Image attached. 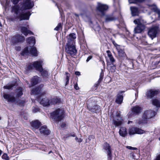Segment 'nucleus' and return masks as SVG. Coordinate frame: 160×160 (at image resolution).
<instances>
[{
  "mask_svg": "<svg viewBox=\"0 0 160 160\" xmlns=\"http://www.w3.org/2000/svg\"><path fill=\"white\" fill-rule=\"evenodd\" d=\"M145 132V131L137 127H132L129 128V133L130 135H133L135 134H141Z\"/></svg>",
  "mask_w": 160,
  "mask_h": 160,
  "instance_id": "nucleus-11",
  "label": "nucleus"
},
{
  "mask_svg": "<svg viewBox=\"0 0 160 160\" xmlns=\"http://www.w3.org/2000/svg\"><path fill=\"white\" fill-rule=\"evenodd\" d=\"M30 124L32 129L34 130L38 128L41 125V122L37 120L32 121Z\"/></svg>",
  "mask_w": 160,
  "mask_h": 160,
  "instance_id": "nucleus-17",
  "label": "nucleus"
},
{
  "mask_svg": "<svg viewBox=\"0 0 160 160\" xmlns=\"http://www.w3.org/2000/svg\"><path fill=\"white\" fill-rule=\"evenodd\" d=\"M11 1L13 4H16L18 2L19 0H11Z\"/></svg>",
  "mask_w": 160,
  "mask_h": 160,
  "instance_id": "nucleus-50",
  "label": "nucleus"
},
{
  "mask_svg": "<svg viewBox=\"0 0 160 160\" xmlns=\"http://www.w3.org/2000/svg\"><path fill=\"white\" fill-rule=\"evenodd\" d=\"M128 2L130 3H137V0H128Z\"/></svg>",
  "mask_w": 160,
  "mask_h": 160,
  "instance_id": "nucleus-48",
  "label": "nucleus"
},
{
  "mask_svg": "<svg viewBox=\"0 0 160 160\" xmlns=\"http://www.w3.org/2000/svg\"><path fill=\"white\" fill-rule=\"evenodd\" d=\"M134 23L137 26L134 28V32L135 33H139L144 31L145 29L146 21L142 17L134 20Z\"/></svg>",
  "mask_w": 160,
  "mask_h": 160,
  "instance_id": "nucleus-2",
  "label": "nucleus"
},
{
  "mask_svg": "<svg viewBox=\"0 0 160 160\" xmlns=\"http://www.w3.org/2000/svg\"><path fill=\"white\" fill-rule=\"evenodd\" d=\"M152 103L153 105L157 107H160V102L156 99L152 100Z\"/></svg>",
  "mask_w": 160,
  "mask_h": 160,
  "instance_id": "nucleus-34",
  "label": "nucleus"
},
{
  "mask_svg": "<svg viewBox=\"0 0 160 160\" xmlns=\"http://www.w3.org/2000/svg\"><path fill=\"white\" fill-rule=\"evenodd\" d=\"M145 0H137V3L138 2H142L144 1Z\"/></svg>",
  "mask_w": 160,
  "mask_h": 160,
  "instance_id": "nucleus-57",
  "label": "nucleus"
},
{
  "mask_svg": "<svg viewBox=\"0 0 160 160\" xmlns=\"http://www.w3.org/2000/svg\"><path fill=\"white\" fill-rule=\"evenodd\" d=\"M119 133L121 136L125 137L127 134L126 128L123 127H121L119 130Z\"/></svg>",
  "mask_w": 160,
  "mask_h": 160,
  "instance_id": "nucleus-25",
  "label": "nucleus"
},
{
  "mask_svg": "<svg viewBox=\"0 0 160 160\" xmlns=\"http://www.w3.org/2000/svg\"><path fill=\"white\" fill-rule=\"evenodd\" d=\"M30 53L33 56H38L37 50L36 48L34 47L31 48V50L30 51Z\"/></svg>",
  "mask_w": 160,
  "mask_h": 160,
  "instance_id": "nucleus-32",
  "label": "nucleus"
},
{
  "mask_svg": "<svg viewBox=\"0 0 160 160\" xmlns=\"http://www.w3.org/2000/svg\"><path fill=\"white\" fill-rule=\"evenodd\" d=\"M59 101L58 99L56 98H53L51 101L50 100V103H51L52 104H55L58 103Z\"/></svg>",
  "mask_w": 160,
  "mask_h": 160,
  "instance_id": "nucleus-37",
  "label": "nucleus"
},
{
  "mask_svg": "<svg viewBox=\"0 0 160 160\" xmlns=\"http://www.w3.org/2000/svg\"><path fill=\"white\" fill-rule=\"evenodd\" d=\"M116 18L112 15H106L105 16V22H108L116 20Z\"/></svg>",
  "mask_w": 160,
  "mask_h": 160,
  "instance_id": "nucleus-21",
  "label": "nucleus"
},
{
  "mask_svg": "<svg viewBox=\"0 0 160 160\" xmlns=\"http://www.w3.org/2000/svg\"><path fill=\"white\" fill-rule=\"evenodd\" d=\"M66 124L65 123H62L61 126V127L62 128H64L65 127Z\"/></svg>",
  "mask_w": 160,
  "mask_h": 160,
  "instance_id": "nucleus-58",
  "label": "nucleus"
},
{
  "mask_svg": "<svg viewBox=\"0 0 160 160\" xmlns=\"http://www.w3.org/2000/svg\"><path fill=\"white\" fill-rule=\"evenodd\" d=\"M2 158L3 159L5 160H8V158L7 155L6 154H4L2 156Z\"/></svg>",
  "mask_w": 160,
  "mask_h": 160,
  "instance_id": "nucleus-42",
  "label": "nucleus"
},
{
  "mask_svg": "<svg viewBox=\"0 0 160 160\" xmlns=\"http://www.w3.org/2000/svg\"><path fill=\"white\" fill-rule=\"evenodd\" d=\"M75 74L76 75L79 76L80 75V73L79 72L77 71L75 72Z\"/></svg>",
  "mask_w": 160,
  "mask_h": 160,
  "instance_id": "nucleus-56",
  "label": "nucleus"
},
{
  "mask_svg": "<svg viewBox=\"0 0 160 160\" xmlns=\"http://www.w3.org/2000/svg\"><path fill=\"white\" fill-rule=\"evenodd\" d=\"M154 160H160V155L158 156Z\"/></svg>",
  "mask_w": 160,
  "mask_h": 160,
  "instance_id": "nucleus-55",
  "label": "nucleus"
},
{
  "mask_svg": "<svg viewBox=\"0 0 160 160\" xmlns=\"http://www.w3.org/2000/svg\"><path fill=\"white\" fill-rule=\"evenodd\" d=\"M103 78V77L102 75L101 74L100 75V78H99L98 81L97 82V83H96L95 85V86L96 87H97L99 85V83L102 81Z\"/></svg>",
  "mask_w": 160,
  "mask_h": 160,
  "instance_id": "nucleus-38",
  "label": "nucleus"
},
{
  "mask_svg": "<svg viewBox=\"0 0 160 160\" xmlns=\"http://www.w3.org/2000/svg\"><path fill=\"white\" fill-rule=\"evenodd\" d=\"M28 53V47L25 48L23 51H22L21 54L22 55H24L25 54H27Z\"/></svg>",
  "mask_w": 160,
  "mask_h": 160,
  "instance_id": "nucleus-39",
  "label": "nucleus"
},
{
  "mask_svg": "<svg viewBox=\"0 0 160 160\" xmlns=\"http://www.w3.org/2000/svg\"><path fill=\"white\" fill-rule=\"evenodd\" d=\"M147 121L146 120H144V118H142V119H139L137 120L136 121V123L139 125H140L146 123Z\"/></svg>",
  "mask_w": 160,
  "mask_h": 160,
  "instance_id": "nucleus-35",
  "label": "nucleus"
},
{
  "mask_svg": "<svg viewBox=\"0 0 160 160\" xmlns=\"http://www.w3.org/2000/svg\"><path fill=\"white\" fill-rule=\"evenodd\" d=\"M102 64L103 66H105V63L103 61L102 62Z\"/></svg>",
  "mask_w": 160,
  "mask_h": 160,
  "instance_id": "nucleus-63",
  "label": "nucleus"
},
{
  "mask_svg": "<svg viewBox=\"0 0 160 160\" xmlns=\"http://www.w3.org/2000/svg\"><path fill=\"white\" fill-rule=\"evenodd\" d=\"M106 52L107 53V54H108V57L109 58V57H111L112 56V53L110 52V51L109 50H107V51H106Z\"/></svg>",
  "mask_w": 160,
  "mask_h": 160,
  "instance_id": "nucleus-46",
  "label": "nucleus"
},
{
  "mask_svg": "<svg viewBox=\"0 0 160 160\" xmlns=\"http://www.w3.org/2000/svg\"><path fill=\"white\" fill-rule=\"evenodd\" d=\"M33 68H34V67L33 66V64L31 63L28 66L27 68V70H31V69H33Z\"/></svg>",
  "mask_w": 160,
  "mask_h": 160,
  "instance_id": "nucleus-40",
  "label": "nucleus"
},
{
  "mask_svg": "<svg viewBox=\"0 0 160 160\" xmlns=\"http://www.w3.org/2000/svg\"><path fill=\"white\" fill-rule=\"evenodd\" d=\"M123 119L121 116L120 112H117L116 115L113 117L112 120V124L115 126L118 127L122 125V123Z\"/></svg>",
  "mask_w": 160,
  "mask_h": 160,
  "instance_id": "nucleus-4",
  "label": "nucleus"
},
{
  "mask_svg": "<svg viewBox=\"0 0 160 160\" xmlns=\"http://www.w3.org/2000/svg\"><path fill=\"white\" fill-rule=\"evenodd\" d=\"M65 49L66 52L72 56H75L77 52L75 44H66Z\"/></svg>",
  "mask_w": 160,
  "mask_h": 160,
  "instance_id": "nucleus-6",
  "label": "nucleus"
},
{
  "mask_svg": "<svg viewBox=\"0 0 160 160\" xmlns=\"http://www.w3.org/2000/svg\"><path fill=\"white\" fill-rule=\"evenodd\" d=\"M76 35L74 33H72L67 37L68 39L67 44H75V39L76 38Z\"/></svg>",
  "mask_w": 160,
  "mask_h": 160,
  "instance_id": "nucleus-14",
  "label": "nucleus"
},
{
  "mask_svg": "<svg viewBox=\"0 0 160 160\" xmlns=\"http://www.w3.org/2000/svg\"><path fill=\"white\" fill-rule=\"evenodd\" d=\"M61 28H62V25L61 23H59L58 24L57 26L54 28V30L56 31H58Z\"/></svg>",
  "mask_w": 160,
  "mask_h": 160,
  "instance_id": "nucleus-41",
  "label": "nucleus"
},
{
  "mask_svg": "<svg viewBox=\"0 0 160 160\" xmlns=\"http://www.w3.org/2000/svg\"><path fill=\"white\" fill-rule=\"evenodd\" d=\"M67 75H66V85L68 84L69 82V76H68V73H66Z\"/></svg>",
  "mask_w": 160,
  "mask_h": 160,
  "instance_id": "nucleus-43",
  "label": "nucleus"
},
{
  "mask_svg": "<svg viewBox=\"0 0 160 160\" xmlns=\"http://www.w3.org/2000/svg\"><path fill=\"white\" fill-rule=\"evenodd\" d=\"M41 88L40 87H38L33 88L31 91L32 94H33L37 95L39 94L41 92Z\"/></svg>",
  "mask_w": 160,
  "mask_h": 160,
  "instance_id": "nucleus-27",
  "label": "nucleus"
},
{
  "mask_svg": "<svg viewBox=\"0 0 160 160\" xmlns=\"http://www.w3.org/2000/svg\"><path fill=\"white\" fill-rule=\"evenodd\" d=\"M64 113L63 110L58 109L51 113V117L55 121H60L64 118Z\"/></svg>",
  "mask_w": 160,
  "mask_h": 160,
  "instance_id": "nucleus-3",
  "label": "nucleus"
},
{
  "mask_svg": "<svg viewBox=\"0 0 160 160\" xmlns=\"http://www.w3.org/2000/svg\"><path fill=\"white\" fill-rule=\"evenodd\" d=\"M82 139L80 138H78V142H82Z\"/></svg>",
  "mask_w": 160,
  "mask_h": 160,
  "instance_id": "nucleus-59",
  "label": "nucleus"
},
{
  "mask_svg": "<svg viewBox=\"0 0 160 160\" xmlns=\"http://www.w3.org/2000/svg\"><path fill=\"white\" fill-rule=\"evenodd\" d=\"M141 109L140 107L138 106H136L133 107L132 111L134 113L138 114L140 113Z\"/></svg>",
  "mask_w": 160,
  "mask_h": 160,
  "instance_id": "nucleus-23",
  "label": "nucleus"
},
{
  "mask_svg": "<svg viewBox=\"0 0 160 160\" xmlns=\"http://www.w3.org/2000/svg\"><path fill=\"white\" fill-rule=\"evenodd\" d=\"M108 6L107 5L102 4L100 2L98 3L97 9L102 13V15H104V12L108 10Z\"/></svg>",
  "mask_w": 160,
  "mask_h": 160,
  "instance_id": "nucleus-12",
  "label": "nucleus"
},
{
  "mask_svg": "<svg viewBox=\"0 0 160 160\" xmlns=\"http://www.w3.org/2000/svg\"><path fill=\"white\" fill-rule=\"evenodd\" d=\"M24 40L25 38L23 36L18 34L13 36L11 39L13 45H15L17 43L22 42Z\"/></svg>",
  "mask_w": 160,
  "mask_h": 160,
  "instance_id": "nucleus-13",
  "label": "nucleus"
},
{
  "mask_svg": "<svg viewBox=\"0 0 160 160\" xmlns=\"http://www.w3.org/2000/svg\"><path fill=\"white\" fill-rule=\"evenodd\" d=\"M132 122V121H129L128 122V124H129L130 123V122Z\"/></svg>",
  "mask_w": 160,
  "mask_h": 160,
  "instance_id": "nucleus-62",
  "label": "nucleus"
},
{
  "mask_svg": "<svg viewBox=\"0 0 160 160\" xmlns=\"http://www.w3.org/2000/svg\"><path fill=\"white\" fill-rule=\"evenodd\" d=\"M40 133L43 135H48L50 133V131L49 130L47 126H43L41 127L39 129Z\"/></svg>",
  "mask_w": 160,
  "mask_h": 160,
  "instance_id": "nucleus-16",
  "label": "nucleus"
},
{
  "mask_svg": "<svg viewBox=\"0 0 160 160\" xmlns=\"http://www.w3.org/2000/svg\"><path fill=\"white\" fill-rule=\"evenodd\" d=\"M92 58V55L89 56L88 57V58L86 60V62H89L90 60H91Z\"/></svg>",
  "mask_w": 160,
  "mask_h": 160,
  "instance_id": "nucleus-47",
  "label": "nucleus"
},
{
  "mask_svg": "<svg viewBox=\"0 0 160 160\" xmlns=\"http://www.w3.org/2000/svg\"><path fill=\"white\" fill-rule=\"evenodd\" d=\"M151 9L154 12L157 13L159 18L160 17V10L155 5L152 6Z\"/></svg>",
  "mask_w": 160,
  "mask_h": 160,
  "instance_id": "nucleus-31",
  "label": "nucleus"
},
{
  "mask_svg": "<svg viewBox=\"0 0 160 160\" xmlns=\"http://www.w3.org/2000/svg\"><path fill=\"white\" fill-rule=\"evenodd\" d=\"M15 84L16 83L14 82L9 83L4 86L3 88L5 89L12 90L13 89V87L15 86Z\"/></svg>",
  "mask_w": 160,
  "mask_h": 160,
  "instance_id": "nucleus-28",
  "label": "nucleus"
},
{
  "mask_svg": "<svg viewBox=\"0 0 160 160\" xmlns=\"http://www.w3.org/2000/svg\"><path fill=\"white\" fill-rule=\"evenodd\" d=\"M159 31L158 27L153 26L150 28L148 32V35L152 39L155 38Z\"/></svg>",
  "mask_w": 160,
  "mask_h": 160,
  "instance_id": "nucleus-5",
  "label": "nucleus"
},
{
  "mask_svg": "<svg viewBox=\"0 0 160 160\" xmlns=\"http://www.w3.org/2000/svg\"><path fill=\"white\" fill-rule=\"evenodd\" d=\"M75 139L77 141H78V138L76 137L75 138Z\"/></svg>",
  "mask_w": 160,
  "mask_h": 160,
  "instance_id": "nucleus-60",
  "label": "nucleus"
},
{
  "mask_svg": "<svg viewBox=\"0 0 160 160\" xmlns=\"http://www.w3.org/2000/svg\"><path fill=\"white\" fill-rule=\"evenodd\" d=\"M130 9L132 16L138 15L139 10L138 8L133 6L131 7Z\"/></svg>",
  "mask_w": 160,
  "mask_h": 160,
  "instance_id": "nucleus-19",
  "label": "nucleus"
},
{
  "mask_svg": "<svg viewBox=\"0 0 160 160\" xmlns=\"http://www.w3.org/2000/svg\"><path fill=\"white\" fill-rule=\"evenodd\" d=\"M74 88L75 89L78 90L79 89V87L78 86V84L76 83L74 85Z\"/></svg>",
  "mask_w": 160,
  "mask_h": 160,
  "instance_id": "nucleus-53",
  "label": "nucleus"
},
{
  "mask_svg": "<svg viewBox=\"0 0 160 160\" xmlns=\"http://www.w3.org/2000/svg\"><path fill=\"white\" fill-rule=\"evenodd\" d=\"M21 31L26 36H27L28 34H33L31 31L28 30L27 28L24 27H23L21 28Z\"/></svg>",
  "mask_w": 160,
  "mask_h": 160,
  "instance_id": "nucleus-22",
  "label": "nucleus"
},
{
  "mask_svg": "<svg viewBox=\"0 0 160 160\" xmlns=\"http://www.w3.org/2000/svg\"><path fill=\"white\" fill-rule=\"evenodd\" d=\"M75 15L76 16H77V17H78L79 16L78 15V14H75Z\"/></svg>",
  "mask_w": 160,
  "mask_h": 160,
  "instance_id": "nucleus-64",
  "label": "nucleus"
},
{
  "mask_svg": "<svg viewBox=\"0 0 160 160\" xmlns=\"http://www.w3.org/2000/svg\"><path fill=\"white\" fill-rule=\"evenodd\" d=\"M156 114V112L152 110H146L144 112L142 118L147 121L148 120L154 117Z\"/></svg>",
  "mask_w": 160,
  "mask_h": 160,
  "instance_id": "nucleus-9",
  "label": "nucleus"
},
{
  "mask_svg": "<svg viewBox=\"0 0 160 160\" xmlns=\"http://www.w3.org/2000/svg\"><path fill=\"white\" fill-rule=\"evenodd\" d=\"M22 89L21 88H19L17 89L16 92L17 93V97H21L23 94Z\"/></svg>",
  "mask_w": 160,
  "mask_h": 160,
  "instance_id": "nucleus-33",
  "label": "nucleus"
},
{
  "mask_svg": "<svg viewBox=\"0 0 160 160\" xmlns=\"http://www.w3.org/2000/svg\"><path fill=\"white\" fill-rule=\"evenodd\" d=\"M39 72H41V74L43 77H47L48 76V72L47 70L43 69L42 68L41 70V71Z\"/></svg>",
  "mask_w": 160,
  "mask_h": 160,
  "instance_id": "nucleus-36",
  "label": "nucleus"
},
{
  "mask_svg": "<svg viewBox=\"0 0 160 160\" xmlns=\"http://www.w3.org/2000/svg\"><path fill=\"white\" fill-rule=\"evenodd\" d=\"M103 149L107 153L108 160L112 159V149L111 146L106 142H105L103 145Z\"/></svg>",
  "mask_w": 160,
  "mask_h": 160,
  "instance_id": "nucleus-8",
  "label": "nucleus"
},
{
  "mask_svg": "<svg viewBox=\"0 0 160 160\" xmlns=\"http://www.w3.org/2000/svg\"><path fill=\"white\" fill-rule=\"evenodd\" d=\"M87 107L88 110L93 112L97 113L100 109V106L97 105L95 101L89 102Z\"/></svg>",
  "mask_w": 160,
  "mask_h": 160,
  "instance_id": "nucleus-7",
  "label": "nucleus"
},
{
  "mask_svg": "<svg viewBox=\"0 0 160 160\" xmlns=\"http://www.w3.org/2000/svg\"><path fill=\"white\" fill-rule=\"evenodd\" d=\"M2 95L4 98L8 102H14L15 101V98L13 95L5 92H3Z\"/></svg>",
  "mask_w": 160,
  "mask_h": 160,
  "instance_id": "nucleus-15",
  "label": "nucleus"
},
{
  "mask_svg": "<svg viewBox=\"0 0 160 160\" xmlns=\"http://www.w3.org/2000/svg\"><path fill=\"white\" fill-rule=\"evenodd\" d=\"M75 135L74 133H70L68 135V137L72 136L73 137H75Z\"/></svg>",
  "mask_w": 160,
  "mask_h": 160,
  "instance_id": "nucleus-54",
  "label": "nucleus"
},
{
  "mask_svg": "<svg viewBox=\"0 0 160 160\" xmlns=\"http://www.w3.org/2000/svg\"><path fill=\"white\" fill-rule=\"evenodd\" d=\"M15 49L18 51H20L21 49V48L19 46H16L15 47Z\"/></svg>",
  "mask_w": 160,
  "mask_h": 160,
  "instance_id": "nucleus-51",
  "label": "nucleus"
},
{
  "mask_svg": "<svg viewBox=\"0 0 160 160\" xmlns=\"http://www.w3.org/2000/svg\"><path fill=\"white\" fill-rule=\"evenodd\" d=\"M124 92V91H120L119 92L121 93H123V92Z\"/></svg>",
  "mask_w": 160,
  "mask_h": 160,
  "instance_id": "nucleus-61",
  "label": "nucleus"
},
{
  "mask_svg": "<svg viewBox=\"0 0 160 160\" xmlns=\"http://www.w3.org/2000/svg\"><path fill=\"white\" fill-rule=\"evenodd\" d=\"M123 100V96L118 94L117 95L115 102L118 104H121Z\"/></svg>",
  "mask_w": 160,
  "mask_h": 160,
  "instance_id": "nucleus-24",
  "label": "nucleus"
},
{
  "mask_svg": "<svg viewBox=\"0 0 160 160\" xmlns=\"http://www.w3.org/2000/svg\"><path fill=\"white\" fill-rule=\"evenodd\" d=\"M160 92L159 89H151L147 91L146 95L147 98L151 99Z\"/></svg>",
  "mask_w": 160,
  "mask_h": 160,
  "instance_id": "nucleus-10",
  "label": "nucleus"
},
{
  "mask_svg": "<svg viewBox=\"0 0 160 160\" xmlns=\"http://www.w3.org/2000/svg\"><path fill=\"white\" fill-rule=\"evenodd\" d=\"M42 62L40 61L34 62L33 63L34 68L39 71H41V70H42Z\"/></svg>",
  "mask_w": 160,
  "mask_h": 160,
  "instance_id": "nucleus-18",
  "label": "nucleus"
},
{
  "mask_svg": "<svg viewBox=\"0 0 160 160\" xmlns=\"http://www.w3.org/2000/svg\"><path fill=\"white\" fill-rule=\"evenodd\" d=\"M27 41L29 44H32L33 46L35 43V38L33 37H31L28 38L27 39Z\"/></svg>",
  "mask_w": 160,
  "mask_h": 160,
  "instance_id": "nucleus-30",
  "label": "nucleus"
},
{
  "mask_svg": "<svg viewBox=\"0 0 160 160\" xmlns=\"http://www.w3.org/2000/svg\"><path fill=\"white\" fill-rule=\"evenodd\" d=\"M39 109L38 108H35V107H33V112L36 113L37 112H38L39 111Z\"/></svg>",
  "mask_w": 160,
  "mask_h": 160,
  "instance_id": "nucleus-44",
  "label": "nucleus"
},
{
  "mask_svg": "<svg viewBox=\"0 0 160 160\" xmlns=\"http://www.w3.org/2000/svg\"><path fill=\"white\" fill-rule=\"evenodd\" d=\"M127 148L128 149H130V150H136L137 149V148H133V147H132L131 146H127Z\"/></svg>",
  "mask_w": 160,
  "mask_h": 160,
  "instance_id": "nucleus-49",
  "label": "nucleus"
},
{
  "mask_svg": "<svg viewBox=\"0 0 160 160\" xmlns=\"http://www.w3.org/2000/svg\"><path fill=\"white\" fill-rule=\"evenodd\" d=\"M100 29L101 28L98 25L97 27L95 28V30L96 31H99L100 30Z\"/></svg>",
  "mask_w": 160,
  "mask_h": 160,
  "instance_id": "nucleus-52",
  "label": "nucleus"
},
{
  "mask_svg": "<svg viewBox=\"0 0 160 160\" xmlns=\"http://www.w3.org/2000/svg\"><path fill=\"white\" fill-rule=\"evenodd\" d=\"M39 77L37 76H34L31 79V83L32 86H34L37 84L38 82Z\"/></svg>",
  "mask_w": 160,
  "mask_h": 160,
  "instance_id": "nucleus-29",
  "label": "nucleus"
},
{
  "mask_svg": "<svg viewBox=\"0 0 160 160\" xmlns=\"http://www.w3.org/2000/svg\"><path fill=\"white\" fill-rule=\"evenodd\" d=\"M34 2L31 0H25L18 5H15L12 7V12H14L16 15L12 16L9 19L12 21H17L18 19L20 21L28 20L31 13L29 11L25 13H20V11H22L27 9H31L34 6Z\"/></svg>",
  "mask_w": 160,
  "mask_h": 160,
  "instance_id": "nucleus-1",
  "label": "nucleus"
},
{
  "mask_svg": "<svg viewBox=\"0 0 160 160\" xmlns=\"http://www.w3.org/2000/svg\"><path fill=\"white\" fill-rule=\"evenodd\" d=\"M40 104L44 106H46L50 104V100L47 98H45L42 99L41 100H38Z\"/></svg>",
  "mask_w": 160,
  "mask_h": 160,
  "instance_id": "nucleus-20",
  "label": "nucleus"
},
{
  "mask_svg": "<svg viewBox=\"0 0 160 160\" xmlns=\"http://www.w3.org/2000/svg\"><path fill=\"white\" fill-rule=\"evenodd\" d=\"M109 59L112 63H113L115 62V60L112 56L109 58Z\"/></svg>",
  "mask_w": 160,
  "mask_h": 160,
  "instance_id": "nucleus-45",
  "label": "nucleus"
},
{
  "mask_svg": "<svg viewBox=\"0 0 160 160\" xmlns=\"http://www.w3.org/2000/svg\"><path fill=\"white\" fill-rule=\"evenodd\" d=\"M117 49L118 51V55L120 57L127 58L126 57V55L123 50L118 48H117Z\"/></svg>",
  "mask_w": 160,
  "mask_h": 160,
  "instance_id": "nucleus-26",
  "label": "nucleus"
}]
</instances>
